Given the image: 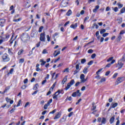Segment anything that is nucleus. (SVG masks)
<instances>
[{"label":"nucleus","instance_id":"1","mask_svg":"<svg viewBox=\"0 0 125 125\" xmlns=\"http://www.w3.org/2000/svg\"><path fill=\"white\" fill-rule=\"evenodd\" d=\"M21 39L23 42H26L27 41H28V40L30 39V36L28 33H24L21 36Z\"/></svg>","mask_w":125,"mask_h":125},{"label":"nucleus","instance_id":"2","mask_svg":"<svg viewBox=\"0 0 125 125\" xmlns=\"http://www.w3.org/2000/svg\"><path fill=\"white\" fill-rule=\"evenodd\" d=\"M1 58L3 62H8L9 60H10L9 56H8L6 53L2 55Z\"/></svg>","mask_w":125,"mask_h":125},{"label":"nucleus","instance_id":"3","mask_svg":"<svg viewBox=\"0 0 125 125\" xmlns=\"http://www.w3.org/2000/svg\"><path fill=\"white\" fill-rule=\"evenodd\" d=\"M60 97H61V95H60V90H59L53 95V99H56V100H57L58 98H60Z\"/></svg>","mask_w":125,"mask_h":125},{"label":"nucleus","instance_id":"4","mask_svg":"<svg viewBox=\"0 0 125 125\" xmlns=\"http://www.w3.org/2000/svg\"><path fill=\"white\" fill-rule=\"evenodd\" d=\"M40 40L41 42H45V33L44 32L40 34Z\"/></svg>","mask_w":125,"mask_h":125},{"label":"nucleus","instance_id":"5","mask_svg":"<svg viewBox=\"0 0 125 125\" xmlns=\"http://www.w3.org/2000/svg\"><path fill=\"white\" fill-rule=\"evenodd\" d=\"M125 65V63L120 61H118V63L116 64V67L118 68L119 69H122L123 68V66Z\"/></svg>","mask_w":125,"mask_h":125},{"label":"nucleus","instance_id":"6","mask_svg":"<svg viewBox=\"0 0 125 125\" xmlns=\"http://www.w3.org/2000/svg\"><path fill=\"white\" fill-rule=\"evenodd\" d=\"M82 96V94L80 92V90H78L76 92H74L72 94L73 97H76V96H79V97Z\"/></svg>","mask_w":125,"mask_h":125},{"label":"nucleus","instance_id":"7","mask_svg":"<svg viewBox=\"0 0 125 125\" xmlns=\"http://www.w3.org/2000/svg\"><path fill=\"white\" fill-rule=\"evenodd\" d=\"M124 79L123 77H119L117 79V81L116 82V84H117V85H118V84H119V83H123V82H124Z\"/></svg>","mask_w":125,"mask_h":125},{"label":"nucleus","instance_id":"8","mask_svg":"<svg viewBox=\"0 0 125 125\" xmlns=\"http://www.w3.org/2000/svg\"><path fill=\"white\" fill-rule=\"evenodd\" d=\"M84 74H81L80 76L81 83H85L86 82V79H84Z\"/></svg>","mask_w":125,"mask_h":125},{"label":"nucleus","instance_id":"9","mask_svg":"<svg viewBox=\"0 0 125 125\" xmlns=\"http://www.w3.org/2000/svg\"><path fill=\"white\" fill-rule=\"evenodd\" d=\"M66 120H67V116H63L62 118L60 120V124H62V123H65V122H66Z\"/></svg>","mask_w":125,"mask_h":125},{"label":"nucleus","instance_id":"10","mask_svg":"<svg viewBox=\"0 0 125 125\" xmlns=\"http://www.w3.org/2000/svg\"><path fill=\"white\" fill-rule=\"evenodd\" d=\"M61 112H59L57 113V114L56 115L55 117L54 118V120H57L61 118Z\"/></svg>","mask_w":125,"mask_h":125},{"label":"nucleus","instance_id":"11","mask_svg":"<svg viewBox=\"0 0 125 125\" xmlns=\"http://www.w3.org/2000/svg\"><path fill=\"white\" fill-rule=\"evenodd\" d=\"M5 22V20L0 19V26H1V27H3V25H2V24H4Z\"/></svg>","mask_w":125,"mask_h":125},{"label":"nucleus","instance_id":"12","mask_svg":"<svg viewBox=\"0 0 125 125\" xmlns=\"http://www.w3.org/2000/svg\"><path fill=\"white\" fill-rule=\"evenodd\" d=\"M78 27V23H76L74 24H71L70 26L72 29H76Z\"/></svg>","mask_w":125,"mask_h":125},{"label":"nucleus","instance_id":"13","mask_svg":"<svg viewBox=\"0 0 125 125\" xmlns=\"http://www.w3.org/2000/svg\"><path fill=\"white\" fill-rule=\"evenodd\" d=\"M114 121H115V116H113L110 118V119L109 120V122H110L111 125H112V124H113V123H114Z\"/></svg>","mask_w":125,"mask_h":125},{"label":"nucleus","instance_id":"14","mask_svg":"<svg viewBox=\"0 0 125 125\" xmlns=\"http://www.w3.org/2000/svg\"><path fill=\"white\" fill-rule=\"evenodd\" d=\"M68 78V76H65L63 80H62V84H64V83H66L67 82V79Z\"/></svg>","mask_w":125,"mask_h":125},{"label":"nucleus","instance_id":"15","mask_svg":"<svg viewBox=\"0 0 125 125\" xmlns=\"http://www.w3.org/2000/svg\"><path fill=\"white\" fill-rule=\"evenodd\" d=\"M53 37L54 39H55V38H59V33H55L53 35Z\"/></svg>","mask_w":125,"mask_h":125},{"label":"nucleus","instance_id":"16","mask_svg":"<svg viewBox=\"0 0 125 125\" xmlns=\"http://www.w3.org/2000/svg\"><path fill=\"white\" fill-rule=\"evenodd\" d=\"M71 86H72L71 84L69 83H68L67 84V86L65 88V90H68V89H69V88H70V87H71Z\"/></svg>","mask_w":125,"mask_h":125},{"label":"nucleus","instance_id":"17","mask_svg":"<svg viewBox=\"0 0 125 125\" xmlns=\"http://www.w3.org/2000/svg\"><path fill=\"white\" fill-rule=\"evenodd\" d=\"M88 67H85V68H84L83 70V72L84 74H86L87 73V70H88Z\"/></svg>","mask_w":125,"mask_h":125},{"label":"nucleus","instance_id":"18","mask_svg":"<svg viewBox=\"0 0 125 125\" xmlns=\"http://www.w3.org/2000/svg\"><path fill=\"white\" fill-rule=\"evenodd\" d=\"M94 27H95L96 29H98V28H99V26H98V25H97V24L96 23H94L93 24V26L92 27V28L93 29H94Z\"/></svg>","mask_w":125,"mask_h":125},{"label":"nucleus","instance_id":"19","mask_svg":"<svg viewBox=\"0 0 125 125\" xmlns=\"http://www.w3.org/2000/svg\"><path fill=\"white\" fill-rule=\"evenodd\" d=\"M112 106L111 108H116V107H117V106H118V103H115L114 104H111Z\"/></svg>","mask_w":125,"mask_h":125},{"label":"nucleus","instance_id":"20","mask_svg":"<svg viewBox=\"0 0 125 125\" xmlns=\"http://www.w3.org/2000/svg\"><path fill=\"white\" fill-rule=\"evenodd\" d=\"M40 62H41L42 66H43L46 63V62L44 61L43 60H40Z\"/></svg>","mask_w":125,"mask_h":125},{"label":"nucleus","instance_id":"21","mask_svg":"<svg viewBox=\"0 0 125 125\" xmlns=\"http://www.w3.org/2000/svg\"><path fill=\"white\" fill-rule=\"evenodd\" d=\"M40 64H39V63H37V64H36V71H37V72H40Z\"/></svg>","mask_w":125,"mask_h":125},{"label":"nucleus","instance_id":"22","mask_svg":"<svg viewBox=\"0 0 125 125\" xmlns=\"http://www.w3.org/2000/svg\"><path fill=\"white\" fill-rule=\"evenodd\" d=\"M38 88H39V84L36 83L35 85V86L33 87V89L34 90H37V89H38Z\"/></svg>","mask_w":125,"mask_h":125},{"label":"nucleus","instance_id":"23","mask_svg":"<svg viewBox=\"0 0 125 125\" xmlns=\"http://www.w3.org/2000/svg\"><path fill=\"white\" fill-rule=\"evenodd\" d=\"M101 123L103 125H105V124L106 123V118H103Z\"/></svg>","mask_w":125,"mask_h":125},{"label":"nucleus","instance_id":"24","mask_svg":"<svg viewBox=\"0 0 125 125\" xmlns=\"http://www.w3.org/2000/svg\"><path fill=\"white\" fill-rule=\"evenodd\" d=\"M122 40V36H121L120 34L118 36L117 39V42H121V40Z\"/></svg>","mask_w":125,"mask_h":125},{"label":"nucleus","instance_id":"25","mask_svg":"<svg viewBox=\"0 0 125 125\" xmlns=\"http://www.w3.org/2000/svg\"><path fill=\"white\" fill-rule=\"evenodd\" d=\"M56 82H55L53 84V85L51 87V88H50V90H53V88H54L55 87V85H56Z\"/></svg>","mask_w":125,"mask_h":125},{"label":"nucleus","instance_id":"26","mask_svg":"<svg viewBox=\"0 0 125 125\" xmlns=\"http://www.w3.org/2000/svg\"><path fill=\"white\" fill-rule=\"evenodd\" d=\"M71 14H72V11H71V10H69L66 13V15L67 16H70V15H71Z\"/></svg>","mask_w":125,"mask_h":125},{"label":"nucleus","instance_id":"27","mask_svg":"<svg viewBox=\"0 0 125 125\" xmlns=\"http://www.w3.org/2000/svg\"><path fill=\"white\" fill-rule=\"evenodd\" d=\"M125 13V8L123 7L120 11V14Z\"/></svg>","mask_w":125,"mask_h":125},{"label":"nucleus","instance_id":"28","mask_svg":"<svg viewBox=\"0 0 125 125\" xmlns=\"http://www.w3.org/2000/svg\"><path fill=\"white\" fill-rule=\"evenodd\" d=\"M21 20H22V19L19 18L17 20H13V22H19L20 21H21Z\"/></svg>","mask_w":125,"mask_h":125},{"label":"nucleus","instance_id":"29","mask_svg":"<svg viewBox=\"0 0 125 125\" xmlns=\"http://www.w3.org/2000/svg\"><path fill=\"white\" fill-rule=\"evenodd\" d=\"M23 52H24V50L21 49V50L19 51L18 54V55H21V54H22Z\"/></svg>","mask_w":125,"mask_h":125},{"label":"nucleus","instance_id":"30","mask_svg":"<svg viewBox=\"0 0 125 125\" xmlns=\"http://www.w3.org/2000/svg\"><path fill=\"white\" fill-rule=\"evenodd\" d=\"M62 72L63 73H69V68H65Z\"/></svg>","mask_w":125,"mask_h":125},{"label":"nucleus","instance_id":"31","mask_svg":"<svg viewBox=\"0 0 125 125\" xmlns=\"http://www.w3.org/2000/svg\"><path fill=\"white\" fill-rule=\"evenodd\" d=\"M69 83L70 84V85H73V84H75V80H72Z\"/></svg>","mask_w":125,"mask_h":125},{"label":"nucleus","instance_id":"32","mask_svg":"<svg viewBox=\"0 0 125 125\" xmlns=\"http://www.w3.org/2000/svg\"><path fill=\"white\" fill-rule=\"evenodd\" d=\"M86 62V60L85 59H83L81 60V63L82 64H84Z\"/></svg>","mask_w":125,"mask_h":125},{"label":"nucleus","instance_id":"33","mask_svg":"<svg viewBox=\"0 0 125 125\" xmlns=\"http://www.w3.org/2000/svg\"><path fill=\"white\" fill-rule=\"evenodd\" d=\"M43 29V26H41L39 29V32L40 33H42V29Z\"/></svg>","mask_w":125,"mask_h":125},{"label":"nucleus","instance_id":"34","mask_svg":"<svg viewBox=\"0 0 125 125\" xmlns=\"http://www.w3.org/2000/svg\"><path fill=\"white\" fill-rule=\"evenodd\" d=\"M9 38H10V35H6V37L5 38H3V40H8Z\"/></svg>","mask_w":125,"mask_h":125},{"label":"nucleus","instance_id":"35","mask_svg":"<svg viewBox=\"0 0 125 125\" xmlns=\"http://www.w3.org/2000/svg\"><path fill=\"white\" fill-rule=\"evenodd\" d=\"M114 59V57H111L107 60V62H110V61H112Z\"/></svg>","mask_w":125,"mask_h":125},{"label":"nucleus","instance_id":"36","mask_svg":"<svg viewBox=\"0 0 125 125\" xmlns=\"http://www.w3.org/2000/svg\"><path fill=\"white\" fill-rule=\"evenodd\" d=\"M14 71V69L11 68L10 70V72L8 73V75H9L10 74H12L13 73V71Z\"/></svg>","mask_w":125,"mask_h":125},{"label":"nucleus","instance_id":"37","mask_svg":"<svg viewBox=\"0 0 125 125\" xmlns=\"http://www.w3.org/2000/svg\"><path fill=\"white\" fill-rule=\"evenodd\" d=\"M118 73H115L112 77L113 79H116V78H117V76H118Z\"/></svg>","mask_w":125,"mask_h":125},{"label":"nucleus","instance_id":"38","mask_svg":"<svg viewBox=\"0 0 125 125\" xmlns=\"http://www.w3.org/2000/svg\"><path fill=\"white\" fill-rule=\"evenodd\" d=\"M112 9H113V10H114V11H115V12H118V10H119L117 7H116L114 8H112Z\"/></svg>","mask_w":125,"mask_h":125},{"label":"nucleus","instance_id":"39","mask_svg":"<svg viewBox=\"0 0 125 125\" xmlns=\"http://www.w3.org/2000/svg\"><path fill=\"white\" fill-rule=\"evenodd\" d=\"M96 57V54H93L91 55V58H92V59H94Z\"/></svg>","mask_w":125,"mask_h":125},{"label":"nucleus","instance_id":"40","mask_svg":"<svg viewBox=\"0 0 125 125\" xmlns=\"http://www.w3.org/2000/svg\"><path fill=\"white\" fill-rule=\"evenodd\" d=\"M24 61V59H21L19 60V63H23Z\"/></svg>","mask_w":125,"mask_h":125},{"label":"nucleus","instance_id":"41","mask_svg":"<svg viewBox=\"0 0 125 125\" xmlns=\"http://www.w3.org/2000/svg\"><path fill=\"white\" fill-rule=\"evenodd\" d=\"M42 53V54H46V53H47V51L46 50V49H44L43 50Z\"/></svg>","mask_w":125,"mask_h":125},{"label":"nucleus","instance_id":"42","mask_svg":"<svg viewBox=\"0 0 125 125\" xmlns=\"http://www.w3.org/2000/svg\"><path fill=\"white\" fill-rule=\"evenodd\" d=\"M22 101H21V100H20L19 101V103L17 105V107H19V106H20V105L21 104Z\"/></svg>","mask_w":125,"mask_h":125},{"label":"nucleus","instance_id":"43","mask_svg":"<svg viewBox=\"0 0 125 125\" xmlns=\"http://www.w3.org/2000/svg\"><path fill=\"white\" fill-rule=\"evenodd\" d=\"M118 5L119 8H122V7H123V4H121V3H118Z\"/></svg>","mask_w":125,"mask_h":125},{"label":"nucleus","instance_id":"44","mask_svg":"<svg viewBox=\"0 0 125 125\" xmlns=\"http://www.w3.org/2000/svg\"><path fill=\"white\" fill-rule=\"evenodd\" d=\"M105 81H106V79H105V78H103L101 79L99 83H104V82H105Z\"/></svg>","mask_w":125,"mask_h":125},{"label":"nucleus","instance_id":"45","mask_svg":"<svg viewBox=\"0 0 125 125\" xmlns=\"http://www.w3.org/2000/svg\"><path fill=\"white\" fill-rule=\"evenodd\" d=\"M95 2V0H88V3L90 4L91 2Z\"/></svg>","mask_w":125,"mask_h":125},{"label":"nucleus","instance_id":"46","mask_svg":"<svg viewBox=\"0 0 125 125\" xmlns=\"http://www.w3.org/2000/svg\"><path fill=\"white\" fill-rule=\"evenodd\" d=\"M50 74L51 75H52V79H53V78H54V76H55V72L52 74V71H51Z\"/></svg>","mask_w":125,"mask_h":125},{"label":"nucleus","instance_id":"47","mask_svg":"<svg viewBox=\"0 0 125 125\" xmlns=\"http://www.w3.org/2000/svg\"><path fill=\"white\" fill-rule=\"evenodd\" d=\"M88 53H93V50L92 49H89V50L87 51Z\"/></svg>","mask_w":125,"mask_h":125},{"label":"nucleus","instance_id":"48","mask_svg":"<svg viewBox=\"0 0 125 125\" xmlns=\"http://www.w3.org/2000/svg\"><path fill=\"white\" fill-rule=\"evenodd\" d=\"M105 32H106V30L105 29H102L100 31V34H104V33H105Z\"/></svg>","mask_w":125,"mask_h":125},{"label":"nucleus","instance_id":"49","mask_svg":"<svg viewBox=\"0 0 125 125\" xmlns=\"http://www.w3.org/2000/svg\"><path fill=\"white\" fill-rule=\"evenodd\" d=\"M108 35H109V33H104V34L103 35V37L104 38H105V37H107V36H108Z\"/></svg>","mask_w":125,"mask_h":125},{"label":"nucleus","instance_id":"50","mask_svg":"<svg viewBox=\"0 0 125 125\" xmlns=\"http://www.w3.org/2000/svg\"><path fill=\"white\" fill-rule=\"evenodd\" d=\"M103 69L101 68L98 70V71L96 72L97 75H99V73H100Z\"/></svg>","mask_w":125,"mask_h":125},{"label":"nucleus","instance_id":"51","mask_svg":"<svg viewBox=\"0 0 125 125\" xmlns=\"http://www.w3.org/2000/svg\"><path fill=\"white\" fill-rule=\"evenodd\" d=\"M11 100L10 99H8V98H6V101L7 102V103H9Z\"/></svg>","mask_w":125,"mask_h":125},{"label":"nucleus","instance_id":"52","mask_svg":"<svg viewBox=\"0 0 125 125\" xmlns=\"http://www.w3.org/2000/svg\"><path fill=\"white\" fill-rule=\"evenodd\" d=\"M73 114H74V113L73 112H70L69 114H68V117L69 118H71V117H72V116H73Z\"/></svg>","mask_w":125,"mask_h":125},{"label":"nucleus","instance_id":"53","mask_svg":"<svg viewBox=\"0 0 125 125\" xmlns=\"http://www.w3.org/2000/svg\"><path fill=\"white\" fill-rule=\"evenodd\" d=\"M93 64V61H91L88 63V65H90Z\"/></svg>","mask_w":125,"mask_h":125},{"label":"nucleus","instance_id":"54","mask_svg":"<svg viewBox=\"0 0 125 125\" xmlns=\"http://www.w3.org/2000/svg\"><path fill=\"white\" fill-rule=\"evenodd\" d=\"M125 30H122V31L120 32L119 35H124V34H125Z\"/></svg>","mask_w":125,"mask_h":125},{"label":"nucleus","instance_id":"55","mask_svg":"<svg viewBox=\"0 0 125 125\" xmlns=\"http://www.w3.org/2000/svg\"><path fill=\"white\" fill-rule=\"evenodd\" d=\"M48 105H47V104H45L44 105V110H46V109H47V107H48Z\"/></svg>","mask_w":125,"mask_h":125},{"label":"nucleus","instance_id":"56","mask_svg":"<svg viewBox=\"0 0 125 125\" xmlns=\"http://www.w3.org/2000/svg\"><path fill=\"white\" fill-rule=\"evenodd\" d=\"M57 110L55 109L54 110H53L52 111L50 112L49 113V114H54V113H56Z\"/></svg>","mask_w":125,"mask_h":125},{"label":"nucleus","instance_id":"57","mask_svg":"<svg viewBox=\"0 0 125 125\" xmlns=\"http://www.w3.org/2000/svg\"><path fill=\"white\" fill-rule=\"evenodd\" d=\"M46 38L47 39L48 42H50V37H49V35H47Z\"/></svg>","mask_w":125,"mask_h":125},{"label":"nucleus","instance_id":"58","mask_svg":"<svg viewBox=\"0 0 125 125\" xmlns=\"http://www.w3.org/2000/svg\"><path fill=\"white\" fill-rule=\"evenodd\" d=\"M123 22V21L122 20V19H119L118 20V24H121Z\"/></svg>","mask_w":125,"mask_h":125},{"label":"nucleus","instance_id":"59","mask_svg":"<svg viewBox=\"0 0 125 125\" xmlns=\"http://www.w3.org/2000/svg\"><path fill=\"white\" fill-rule=\"evenodd\" d=\"M24 83H28V79H25L23 81Z\"/></svg>","mask_w":125,"mask_h":125},{"label":"nucleus","instance_id":"60","mask_svg":"<svg viewBox=\"0 0 125 125\" xmlns=\"http://www.w3.org/2000/svg\"><path fill=\"white\" fill-rule=\"evenodd\" d=\"M26 87H27V86L26 85H23L21 87V88L22 89H26Z\"/></svg>","mask_w":125,"mask_h":125},{"label":"nucleus","instance_id":"61","mask_svg":"<svg viewBox=\"0 0 125 125\" xmlns=\"http://www.w3.org/2000/svg\"><path fill=\"white\" fill-rule=\"evenodd\" d=\"M8 52L9 54H12V52H11V49L9 48L8 50Z\"/></svg>","mask_w":125,"mask_h":125},{"label":"nucleus","instance_id":"62","mask_svg":"<svg viewBox=\"0 0 125 125\" xmlns=\"http://www.w3.org/2000/svg\"><path fill=\"white\" fill-rule=\"evenodd\" d=\"M110 10H111V8H110L109 7H107L106 8V9H105V11H110Z\"/></svg>","mask_w":125,"mask_h":125},{"label":"nucleus","instance_id":"63","mask_svg":"<svg viewBox=\"0 0 125 125\" xmlns=\"http://www.w3.org/2000/svg\"><path fill=\"white\" fill-rule=\"evenodd\" d=\"M47 81L46 80H44V81H42V84L43 85L45 83H46Z\"/></svg>","mask_w":125,"mask_h":125},{"label":"nucleus","instance_id":"64","mask_svg":"<svg viewBox=\"0 0 125 125\" xmlns=\"http://www.w3.org/2000/svg\"><path fill=\"white\" fill-rule=\"evenodd\" d=\"M110 71H107L106 73H105V76H109V75L110 74Z\"/></svg>","mask_w":125,"mask_h":125}]
</instances>
